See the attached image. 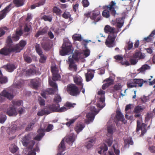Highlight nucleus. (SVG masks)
<instances>
[{"mask_svg":"<svg viewBox=\"0 0 155 155\" xmlns=\"http://www.w3.org/2000/svg\"><path fill=\"white\" fill-rule=\"evenodd\" d=\"M27 42L26 41L21 40L18 44L14 45L12 47H6L1 49V54L7 55L11 52L15 53L20 52L26 45Z\"/></svg>","mask_w":155,"mask_h":155,"instance_id":"obj_1","label":"nucleus"},{"mask_svg":"<svg viewBox=\"0 0 155 155\" xmlns=\"http://www.w3.org/2000/svg\"><path fill=\"white\" fill-rule=\"evenodd\" d=\"M116 5V3L112 1L108 5L106 6L107 9L104 10L102 12L103 16L106 18H108L110 14L113 17H115L116 13L115 10Z\"/></svg>","mask_w":155,"mask_h":155,"instance_id":"obj_2","label":"nucleus"},{"mask_svg":"<svg viewBox=\"0 0 155 155\" xmlns=\"http://www.w3.org/2000/svg\"><path fill=\"white\" fill-rule=\"evenodd\" d=\"M31 136L30 134L25 135L21 138V142L23 146L28 149H31L35 144V141L31 140Z\"/></svg>","mask_w":155,"mask_h":155,"instance_id":"obj_3","label":"nucleus"},{"mask_svg":"<svg viewBox=\"0 0 155 155\" xmlns=\"http://www.w3.org/2000/svg\"><path fill=\"white\" fill-rule=\"evenodd\" d=\"M66 91L70 95L75 97L79 95L81 92L79 88L74 84H68L67 86Z\"/></svg>","mask_w":155,"mask_h":155,"instance_id":"obj_4","label":"nucleus"},{"mask_svg":"<svg viewBox=\"0 0 155 155\" xmlns=\"http://www.w3.org/2000/svg\"><path fill=\"white\" fill-rule=\"evenodd\" d=\"M90 109L92 112L89 113L86 115V117L87 119L85 120V121L87 124H89L90 122L93 121L95 114L98 113L96 109L94 106H90Z\"/></svg>","mask_w":155,"mask_h":155,"instance_id":"obj_5","label":"nucleus"},{"mask_svg":"<svg viewBox=\"0 0 155 155\" xmlns=\"http://www.w3.org/2000/svg\"><path fill=\"white\" fill-rule=\"evenodd\" d=\"M71 44L68 42H66L63 44L61 47L62 49L60 51V54L61 56H65L71 52Z\"/></svg>","mask_w":155,"mask_h":155,"instance_id":"obj_6","label":"nucleus"},{"mask_svg":"<svg viewBox=\"0 0 155 155\" xmlns=\"http://www.w3.org/2000/svg\"><path fill=\"white\" fill-rule=\"evenodd\" d=\"M117 35H109L105 42V44L109 48L113 47L115 45L114 41Z\"/></svg>","mask_w":155,"mask_h":155,"instance_id":"obj_7","label":"nucleus"},{"mask_svg":"<svg viewBox=\"0 0 155 155\" xmlns=\"http://www.w3.org/2000/svg\"><path fill=\"white\" fill-rule=\"evenodd\" d=\"M107 129L108 132L107 136L110 137L108 139H107L106 142L108 146L110 147L112 145L113 142L112 136L113 133V128L112 126H110L107 127Z\"/></svg>","mask_w":155,"mask_h":155,"instance_id":"obj_8","label":"nucleus"},{"mask_svg":"<svg viewBox=\"0 0 155 155\" xmlns=\"http://www.w3.org/2000/svg\"><path fill=\"white\" fill-rule=\"evenodd\" d=\"M68 58H72L77 62L80 59H83V55L82 54V51L80 50H76L73 54L72 57H69Z\"/></svg>","mask_w":155,"mask_h":155,"instance_id":"obj_9","label":"nucleus"},{"mask_svg":"<svg viewBox=\"0 0 155 155\" xmlns=\"http://www.w3.org/2000/svg\"><path fill=\"white\" fill-rule=\"evenodd\" d=\"M72 58L68 59L69 64L68 69L72 71L76 72L77 69V66L75 63L77 61L73 60Z\"/></svg>","mask_w":155,"mask_h":155,"instance_id":"obj_10","label":"nucleus"},{"mask_svg":"<svg viewBox=\"0 0 155 155\" xmlns=\"http://www.w3.org/2000/svg\"><path fill=\"white\" fill-rule=\"evenodd\" d=\"M100 14V12L98 10L94 11L91 15L90 18L96 22L101 19Z\"/></svg>","mask_w":155,"mask_h":155,"instance_id":"obj_11","label":"nucleus"},{"mask_svg":"<svg viewBox=\"0 0 155 155\" xmlns=\"http://www.w3.org/2000/svg\"><path fill=\"white\" fill-rule=\"evenodd\" d=\"M95 71L94 70L91 69L87 70V72L85 74L86 80L87 81H90L93 78Z\"/></svg>","mask_w":155,"mask_h":155,"instance_id":"obj_12","label":"nucleus"},{"mask_svg":"<svg viewBox=\"0 0 155 155\" xmlns=\"http://www.w3.org/2000/svg\"><path fill=\"white\" fill-rule=\"evenodd\" d=\"M6 112L8 115L10 116H15L18 114L16 108L14 107L13 106L8 108L6 111Z\"/></svg>","mask_w":155,"mask_h":155,"instance_id":"obj_13","label":"nucleus"},{"mask_svg":"<svg viewBox=\"0 0 155 155\" xmlns=\"http://www.w3.org/2000/svg\"><path fill=\"white\" fill-rule=\"evenodd\" d=\"M30 83L33 88L35 89H37L41 84V81L39 78H36L31 80Z\"/></svg>","mask_w":155,"mask_h":155,"instance_id":"obj_14","label":"nucleus"},{"mask_svg":"<svg viewBox=\"0 0 155 155\" xmlns=\"http://www.w3.org/2000/svg\"><path fill=\"white\" fill-rule=\"evenodd\" d=\"M45 129L43 128H40L38 131V135L36 136L34 138V139L39 141L45 135Z\"/></svg>","mask_w":155,"mask_h":155,"instance_id":"obj_15","label":"nucleus"},{"mask_svg":"<svg viewBox=\"0 0 155 155\" xmlns=\"http://www.w3.org/2000/svg\"><path fill=\"white\" fill-rule=\"evenodd\" d=\"M65 146L64 140H62L58 147V151L57 155H64L63 152L65 150Z\"/></svg>","mask_w":155,"mask_h":155,"instance_id":"obj_16","label":"nucleus"},{"mask_svg":"<svg viewBox=\"0 0 155 155\" xmlns=\"http://www.w3.org/2000/svg\"><path fill=\"white\" fill-rule=\"evenodd\" d=\"M104 31L106 33H109V35H117L115 32L114 28L111 27L109 25H106L104 28Z\"/></svg>","mask_w":155,"mask_h":155,"instance_id":"obj_17","label":"nucleus"},{"mask_svg":"<svg viewBox=\"0 0 155 155\" xmlns=\"http://www.w3.org/2000/svg\"><path fill=\"white\" fill-rule=\"evenodd\" d=\"M140 130H141V136H143L146 132V129L145 128H142L141 125V121L140 120H137V126L136 129V132L138 133Z\"/></svg>","mask_w":155,"mask_h":155,"instance_id":"obj_18","label":"nucleus"},{"mask_svg":"<svg viewBox=\"0 0 155 155\" xmlns=\"http://www.w3.org/2000/svg\"><path fill=\"white\" fill-rule=\"evenodd\" d=\"M65 139L67 143L69 144L71 143V146L72 143L74 142L75 140L74 134H71L69 135L66 137Z\"/></svg>","mask_w":155,"mask_h":155,"instance_id":"obj_19","label":"nucleus"},{"mask_svg":"<svg viewBox=\"0 0 155 155\" xmlns=\"http://www.w3.org/2000/svg\"><path fill=\"white\" fill-rule=\"evenodd\" d=\"M133 81L137 87H141L143 84L147 81H144L143 79H134Z\"/></svg>","mask_w":155,"mask_h":155,"instance_id":"obj_20","label":"nucleus"},{"mask_svg":"<svg viewBox=\"0 0 155 155\" xmlns=\"http://www.w3.org/2000/svg\"><path fill=\"white\" fill-rule=\"evenodd\" d=\"M10 5H8L4 9L1 11V20L5 18L7 15V14L9 11V8Z\"/></svg>","mask_w":155,"mask_h":155,"instance_id":"obj_21","label":"nucleus"},{"mask_svg":"<svg viewBox=\"0 0 155 155\" xmlns=\"http://www.w3.org/2000/svg\"><path fill=\"white\" fill-rule=\"evenodd\" d=\"M84 124L81 123H79L77 124L74 127V129L77 134L79 133L84 127Z\"/></svg>","mask_w":155,"mask_h":155,"instance_id":"obj_22","label":"nucleus"},{"mask_svg":"<svg viewBox=\"0 0 155 155\" xmlns=\"http://www.w3.org/2000/svg\"><path fill=\"white\" fill-rule=\"evenodd\" d=\"M1 96L6 97L10 100H12L13 98V95L7 91L5 90H4L1 93Z\"/></svg>","mask_w":155,"mask_h":155,"instance_id":"obj_23","label":"nucleus"},{"mask_svg":"<svg viewBox=\"0 0 155 155\" xmlns=\"http://www.w3.org/2000/svg\"><path fill=\"white\" fill-rule=\"evenodd\" d=\"M51 112H57L58 108L60 107V105L59 104H52L48 105Z\"/></svg>","mask_w":155,"mask_h":155,"instance_id":"obj_24","label":"nucleus"},{"mask_svg":"<svg viewBox=\"0 0 155 155\" xmlns=\"http://www.w3.org/2000/svg\"><path fill=\"white\" fill-rule=\"evenodd\" d=\"M74 82L77 85L82 87H83V84L82 83V80L80 76L75 77L74 79Z\"/></svg>","mask_w":155,"mask_h":155,"instance_id":"obj_25","label":"nucleus"},{"mask_svg":"<svg viewBox=\"0 0 155 155\" xmlns=\"http://www.w3.org/2000/svg\"><path fill=\"white\" fill-rule=\"evenodd\" d=\"M145 106H141L138 105L136 106L134 109V113H140L145 109Z\"/></svg>","mask_w":155,"mask_h":155,"instance_id":"obj_26","label":"nucleus"},{"mask_svg":"<svg viewBox=\"0 0 155 155\" xmlns=\"http://www.w3.org/2000/svg\"><path fill=\"white\" fill-rule=\"evenodd\" d=\"M52 12L59 17L61 16L62 10L58 7L54 6L52 8Z\"/></svg>","mask_w":155,"mask_h":155,"instance_id":"obj_27","label":"nucleus"},{"mask_svg":"<svg viewBox=\"0 0 155 155\" xmlns=\"http://www.w3.org/2000/svg\"><path fill=\"white\" fill-rule=\"evenodd\" d=\"M144 54H143L140 52H136L133 55V58L136 59H143L145 57Z\"/></svg>","mask_w":155,"mask_h":155,"instance_id":"obj_28","label":"nucleus"},{"mask_svg":"<svg viewBox=\"0 0 155 155\" xmlns=\"http://www.w3.org/2000/svg\"><path fill=\"white\" fill-rule=\"evenodd\" d=\"M105 91H103L101 89H100L97 92L98 95L99 96H100V97H99V99L101 101V102L102 103V104H103V101H105Z\"/></svg>","mask_w":155,"mask_h":155,"instance_id":"obj_29","label":"nucleus"},{"mask_svg":"<svg viewBox=\"0 0 155 155\" xmlns=\"http://www.w3.org/2000/svg\"><path fill=\"white\" fill-rule=\"evenodd\" d=\"M116 117L118 120L124 122V120H125L124 116L120 110L117 111Z\"/></svg>","mask_w":155,"mask_h":155,"instance_id":"obj_30","label":"nucleus"},{"mask_svg":"<svg viewBox=\"0 0 155 155\" xmlns=\"http://www.w3.org/2000/svg\"><path fill=\"white\" fill-rule=\"evenodd\" d=\"M42 48L45 51L49 50L50 48V45L48 41L43 42L41 44Z\"/></svg>","mask_w":155,"mask_h":155,"instance_id":"obj_31","label":"nucleus"},{"mask_svg":"<svg viewBox=\"0 0 155 155\" xmlns=\"http://www.w3.org/2000/svg\"><path fill=\"white\" fill-rule=\"evenodd\" d=\"M35 50L37 53L39 55L43 53L42 51L39 44L36 43L35 45Z\"/></svg>","mask_w":155,"mask_h":155,"instance_id":"obj_32","label":"nucleus"},{"mask_svg":"<svg viewBox=\"0 0 155 155\" xmlns=\"http://www.w3.org/2000/svg\"><path fill=\"white\" fill-rule=\"evenodd\" d=\"M12 102L13 104L12 106H13L14 107L15 106L19 107L21 105L22 106L23 104V101L21 100H13Z\"/></svg>","mask_w":155,"mask_h":155,"instance_id":"obj_33","label":"nucleus"},{"mask_svg":"<svg viewBox=\"0 0 155 155\" xmlns=\"http://www.w3.org/2000/svg\"><path fill=\"white\" fill-rule=\"evenodd\" d=\"M94 143V140L93 139H90L86 143L85 146L87 149H90L93 146Z\"/></svg>","mask_w":155,"mask_h":155,"instance_id":"obj_34","label":"nucleus"},{"mask_svg":"<svg viewBox=\"0 0 155 155\" xmlns=\"http://www.w3.org/2000/svg\"><path fill=\"white\" fill-rule=\"evenodd\" d=\"M36 74L35 70L33 68H30L27 70L25 72L26 75L29 76L33 75Z\"/></svg>","mask_w":155,"mask_h":155,"instance_id":"obj_35","label":"nucleus"},{"mask_svg":"<svg viewBox=\"0 0 155 155\" xmlns=\"http://www.w3.org/2000/svg\"><path fill=\"white\" fill-rule=\"evenodd\" d=\"M107 150L108 147L107 146L106 144H104L103 147L101 148V150L98 151V153L101 154L102 151L103 152L102 155H107V154L106 153V151H107Z\"/></svg>","mask_w":155,"mask_h":155,"instance_id":"obj_36","label":"nucleus"},{"mask_svg":"<svg viewBox=\"0 0 155 155\" xmlns=\"http://www.w3.org/2000/svg\"><path fill=\"white\" fill-rule=\"evenodd\" d=\"M25 0H14V3L17 7H19L23 5L24 4Z\"/></svg>","mask_w":155,"mask_h":155,"instance_id":"obj_37","label":"nucleus"},{"mask_svg":"<svg viewBox=\"0 0 155 155\" xmlns=\"http://www.w3.org/2000/svg\"><path fill=\"white\" fill-rule=\"evenodd\" d=\"M117 27L120 28L123 25L124 21L122 18H120L117 19Z\"/></svg>","mask_w":155,"mask_h":155,"instance_id":"obj_38","label":"nucleus"},{"mask_svg":"<svg viewBox=\"0 0 155 155\" xmlns=\"http://www.w3.org/2000/svg\"><path fill=\"white\" fill-rule=\"evenodd\" d=\"M47 30L45 28H43L41 30L38 31L35 35L36 37H38L40 35H42L47 33Z\"/></svg>","mask_w":155,"mask_h":155,"instance_id":"obj_39","label":"nucleus"},{"mask_svg":"<svg viewBox=\"0 0 155 155\" xmlns=\"http://www.w3.org/2000/svg\"><path fill=\"white\" fill-rule=\"evenodd\" d=\"M40 58L39 60V62L41 63H45L46 62L47 58V56L43 54V53L41 54H40Z\"/></svg>","mask_w":155,"mask_h":155,"instance_id":"obj_40","label":"nucleus"},{"mask_svg":"<svg viewBox=\"0 0 155 155\" xmlns=\"http://www.w3.org/2000/svg\"><path fill=\"white\" fill-rule=\"evenodd\" d=\"M52 17L50 15H44L42 16L41 19L45 21L51 22L52 20Z\"/></svg>","mask_w":155,"mask_h":155,"instance_id":"obj_41","label":"nucleus"},{"mask_svg":"<svg viewBox=\"0 0 155 155\" xmlns=\"http://www.w3.org/2000/svg\"><path fill=\"white\" fill-rule=\"evenodd\" d=\"M8 81V79L6 77L4 76L1 71V84H4Z\"/></svg>","mask_w":155,"mask_h":155,"instance_id":"obj_42","label":"nucleus"},{"mask_svg":"<svg viewBox=\"0 0 155 155\" xmlns=\"http://www.w3.org/2000/svg\"><path fill=\"white\" fill-rule=\"evenodd\" d=\"M75 105H76L75 103H71L69 102H67L64 104V106L66 107L67 109H68L71 108H73Z\"/></svg>","mask_w":155,"mask_h":155,"instance_id":"obj_43","label":"nucleus"},{"mask_svg":"<svg viewBox=\"0 0 155 155\" xmlns=\"http://www.w3.org/2000/svg\"><path fill=\"white\" fill-rule=\"evenodd\" d=\"M54 102L58 104L59 102H60L61 101V98L60 95L56 94L54 99Z\"/></svg>","mask_w":155,"mask_h":155,"instance_id":"obj_44","label":"nucleus"},{"mask_svg":"<svg viewBox=\"0 0 155 155\" xmlns=\"http://www.w3.org/2000/svg\"><path fill=\"white\" fill-rule=\"evenodd\" d=\"M58 89L54 88H49L45 91L49 94H52L55 93Z\"/></svg>","mask_w":155,"mask_h":155,"instance_id":"obj_45","label":"nucleus"},{"mask_svg":"<svg viewBox=\"0 0 155 155\" xmlns=\"http://www.w3.org/2000/svg\"><path fill=\"white\" fill-rule=\"evenodd\" d=\"M127 87L129 88L137 87V86L136 85L133 81L130 82H127Z\"/></svg>","mask_w":155,"mask_h":155,"instance_id":"obj_46","label":"nucleus"},{"mask_svg":"<svg viewBox=\"0 0 155 155\" xmlns=\"http://www.w3.org/2000/svg\"><path fill=\"white\" fill-rule=\"evenodd\" d=\"M7 68L9 72H11L13 71L16 68L14 65L9 64L7 65Z\"/></svg>","mask_w":155,"mask_h":155,"instance_id":"obj_47","label":"nucleus"},{"mask_svg":"<svg viewBox=\"0 0 155 155\" xmlns=\"http://www.w3.org/2000/svg\"><path fill=\"white\" fill-rule=\"evenodd\" d=\"M6 43L7 44L6 46H7V47H13V46H11L12 41L10 36H9L8 37L6 40Z\"/></svg>","mask_w":155,"mask_h":155,"instance_id":"obj_48","label":"nucleus"},{"mask_svg":"<svg viewBox=\"0 0 155 155\" xmlns=\"http://www.w3.org/2000/svg\"><path fill=\"white\" fill-rule=\"evenodd\" d=\"M60 78V75L58 72L53 74L52 80L54 81L58 80Z\"/></svg>","mask_w":155,"mask_h":155,"instance_id":"obj_49","label":"nucleus"},{"mask_svg":"<svg viewBox=\"0 0 155 155\" xmlns=\"http://www.w3.org/2000/svg\"><path fill=\"white\" fill-rule=\"evenodd\" d=\"M82 54L83 55V59L88 57L90 54V51L89 50L86 49L82 51Z\"/></svg>","mask_w":155,"mask_h":155,"instance_id":"obj_50","label":"nucleus"},{"mask_svg":"<svg viewBox=\"0 0 155 155\" xmlns=\"http://www.w3.org/2000/svg\"><path fill=\"white\" fill-rule=\"evenodd\" d=\"M76 120V118L69 119V121L66 123L65 124L67 126L69 127L75 122Z\"/></svg>","mask_w":155,"mask_h":155,"instance_id":"obj_51","label":"nucleus"},{"mask_svg":"<svg viewBox=\"0 0 155 155\" xmlns=\"http://www.w3.org/2000/svg\"><path fill=\"white\" fill-rule=\"evenodd\" d=\"M24 58L25 61L28 63H30L32 61L31 58L28 56H24Z\"/></svg>","mask_w":155,"mask_h":155,"instance_id":"obj_52","label":"nucleus"},{"mask_svg":"<svg viewBox=\"0 0 155 155\" xmlns=\"http://www.w3.org/2000/svg\"><path fill=\"white\" fill-rule=\"evenodd\" d=\"M43 109L46 115L48 114L51 113L48 106H45Z\"/></svg>","mask_w":155,"mask_h":155,"instance_id":"obj_53","label":"nucleus"},{"mask_svg":"<svg viewBox=\"0 0 155 155\" xmlns=\"http://www.w3.org/2000/svg\"><path fill=\"white\" fill-rule=\"evenodd\" d=\"M38 100L39 102V104L40 106H43L45 105V100L41 97H39Z\"/></svg>","mask_w":155,"mask_h":155,"instance_id":"obj_54","label":"nucleus"},{"mask_svg":"<svg viewBox=\"0 0 155 155\" xmlns=\"http://www.w3.org/2000/svg\"><path fill=\"white\" fill-rule=\"evenodd\" d=\"M49 82L50 85L54 89H57V85L55 82L51 81L49 80Z\"/></svg>","mask_w":155,"mask_h":155,"instance_id":"obj_55","label":"nucleus"},{"mask_svg":"<svg viewBox=\"0 0 155 155\" xmlns=\"http://www.w3.org/2000/svg\"><path fill=\"white\" fill-rule=\"evenodd\" d=\"M81 3L84 8L87 7L90 5L89 2L88 0H83Z\"/></svg>","mask_w":155,"mask_h":155,"instance_id":"obj_56","label":"nucleus"},{"mask_svg":"<svg viewBox=\"0 0 155 155\" xmlns=\"http://www.w3.org/2000/svg\"><path fill=\"white\" fill-rule=\"evenodd\" d=\"M71 16L69 12L65 11L62 15V17L65 19H68Z\"/></svg>","mask_w":155,"mask_h":155,"instance_id":"obj_57","label":"nucleus"},{"mask_svg":"<svg viewBox=\"0 0 155 155\" xmlns=\"http://www.w3.org/2000/svg\"><path fill=\"white\" fill-rule=\"evenodd\" d=\"M101 102L99 99V101L97 103V106L99 108H102L105 106V104L104 103V101L103 102V104Z\"/></svg>","mask_w":155,"mask_h":155,"instance_id":"obj_58","label":"nucleus"},{"mask_svg":"<svg viewBox=\"0 0 155 155\" xmlns=\"http://www.w3.org/2000/svg\"><path fill=\"white\" fill-rule=\"evenodd\" d=\"M154 38L149 35L147 37L144 38L143 39V41H146L147 42H150L153 40Z\"/></svg>","mask_w":155,"mask_h":155,"instance_id":"obj_59","label":"nucleus"},{"mask_svg":"<svg viewBox=\"0 0 155 155\" xmlns=\"http://www.w3.org/2000/svg\"><path fill=\"white\" fill-rule=\"evenodd\" d=\"M112 84V82H109L108 83L104 84L102 86V88L103 90H105L108 88Z\"/></svg>","mask_w":155,"mask_h":155,"instance_id":"obj_60","label":"nucleus"},{"mask_svg":"<svg viewBox=\"0 0 155 155\" xmlns=\"http://www.w3.org/2000/svg\"><path fill=\"white\" fill-rule=\"evenodd\" d=\"M72 38L75 41H81L82 40L81 35L77 36L76 35H74L73 36Z\"/></svg>","mask_w":155,"mask_h":155,"instance_id":"obj_61","label":"nucleus"},{"mask_svg":"<svg viewBox=\"0 0 155 155\" xmlns=\"http://www.w3.org/2000/svg\"><path fill=\"white\" fill-rule=\"evenodd\" d=\"M130 62L131 65H135L138 62V59H136L135 58H132L130 59Z\"/></svg>","mask_w":155,"mask_h":155,"instance_id":"obj_62","label":"nucleus"},{"mask_svg":"<svg viewBox=\"0 0 155 155\" xmlns=\"http://www.w3.org/2000/svg\"><path fill=\"white\" fill-rule=\"evenodd\" d=\"M67 108L65 106H64L61 107V108H58L57 110V112H64L66 111L67 110Z\"/></svg>","mask_w":155,"mask_h":155,"instance_id":"obj_63","label":"nucleus"},{"mask_svg":"<svg viewBox=\"0 0 155 155\" xmlns=\"http://www.w3.org/2000/svg\"><path fill=\"white\" fill-rule=\"evenodd\" d=\"M18 149V147L15 146H13L12 147H11L10 148V151L12 153H15L17 151Z\"/></svg>","mask_w":155,"mask_h":155,"instance_id":"obj_64","label":"nucleus"}]
</instances>
